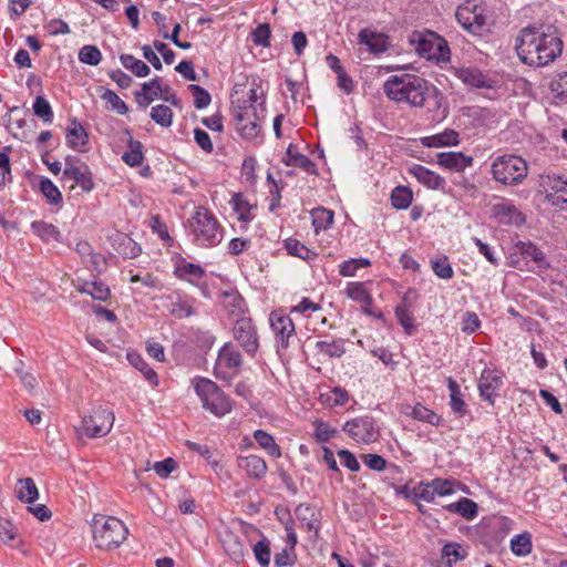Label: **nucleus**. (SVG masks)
Wrapping results in <instances>:
<instances>
[{
	"mask_svg": "<svg viewBox=\"0 0 567 567\" xmlns=\"http://www.w3.org/2000/svg\"><path fill=\"white\" fill-rule=\"evenodd\" d=\"M515 49L520 61L530 66H544L561 54L563 41L554 28L543 30L526 27L516 38Z\"/></svg>",
	"mask_w": 567,
	"mask_h": 567,
	"instance_id": "obj_1",
	"label": "nucleus"
},
{
	"mask_svg": "<svg viewBox=\"0 0 567 567\" xmlns=\"http://www.w3.org/2000/svg\"><path fill=\"white\" fill-rule=\"evenodd\" d=\"M86 143L87 134L84 127L76 120H72L66 130V144L73 150L82 151Z\"/></svg>",
	"mask_w": 567,
	"mask_h": 567,
	"instance_id": "obj_28",
	"label": "nucleus"
},
{
	"mask_svg": "<svg viewBox=\"0 0 567 567\" xmlns=\"http://www.w3.org/2000/svg\"><path fill=\"white\" fill-rule=\"evenodd\" d=\"M256 559L261 566H267L270 563V547L269 542L266 539L259 540L254 546Z\"/></svg>",
	"mask_w": 567,
	"mask_h": 567,
	"instance_id": "obj_63",
	"label": "nucleus"
},
{
	"mask_svg": "<svg viewBox=\"0 0 567 567\" xmlns=\"http://www.w3.org/2000/svg\"><path fill=\"white\" fill-rule=\"evenodd\" d=\"M120 60L122 65L137 78H145L151 72L150 66L145 62L136 59L132 54H122Z\"/></svg>",
	"mask_w": 567,
	"mask_h": 567,
	"instance_id": "obj_39",
	"label": "nucleus"
},
{
	"mask_svg": "<svg viewBox=\"0 0 567 567\" xmlns=\"http://www.w3.org/2000/svg\"><path fill=\"white\" fill-rule=\"evenodd\" d=\"M226 554L236 563L244 559L245 547L239 536L233 533H226L221 539Z\"/></svg>",
	"mask_w": 567,
	"mask_h": 567,
	"instance_id": "obj_29",
	"label": "nucleus"
},
{
	"mask_svg": "<svg viewBox=\"0 0 567 567\" xmlns=\"http://www.w3.org/2000/svg\"><path fill=\"white\" fill-rule=\"evenodd\" d=\"M236 128L247 140L257 137L261 131V122L266 117V106L261 104L237 105L233 110Z\"/></svg>",
	"mask_w": 567,
	"mask_h": 567,
	"instance_id": "obj_7",
	"label": "nucleus"
},
{
	"mask_svg": "<svg viewBox=\"0 0 567 567\" xmlns=\"http://www.w3.org/2000/svg\"><path fill=\"white\" fill-rule=\"evenodd\" d=\"M285 247L289 255L299 257L303 260H310L316 257V254L312 250L293 238H288L285 241Z\"/></svg>",
	"mask_w": 567,
	"mask_h": 567,
	"instance_id": "obj_45",
	"label": "nucleus"
},
{
	"mask_svg": "<svg viewBox=\"0 0 567 567\" xmlns=\"http://www.w3.org/2000/svg\"><path fill=\"white\" fill-rule=\"evenodd\" d=\"M169 299L171 305L168 307V310L172 316L178 319H183L194 315L193 305L188 300L182 299L179 297H176L175 299L171 297Z\"/></svg>",
	"mask_w": 567,
	"mask_h": 567,
	"instance_id": "obj_43",
	"label": "nucleus"
},
{
	"mask_svg": "<svg viewBox=\"0 0 567 567\" xmlns=\"http://www.w3.org/2000/svg\"><path fill=\"white\" fill-rule=\"evenodd\" d=\"M347 296L354 301L370 305L372 297L362 282H349L346 289Z\"/></svg>",
	"mask_w": 567,
	"mask_h": 567,
	"instance_id": "obj_44",
	"label": "nucleus"
},
{
	"mask_svg": "<svg viewBox=\"0 0 567 567\" xmlns=\"http://www.w3.org/2000/svg\"><path fill=\"white\" fill-rule=\"evenodd\" d=\"M432 270L441 279H451L454 275L453 268L447 257H442L431 261Z\"/></svg>",
	"mask_w": 567,
	"mask_h": 567,
	"instance_id": "obj_58",
	"label": "nucleus"
},
{
	"mask_svg": "<svg viewBox=\"0 0 567 567\" xmlns=\"http://www.w3.org/2000/svg\"><path fill=\"white\" fill-rule=\"evenodd\" d=\"M117 251L125 258H135L141 254V247L131 237L121 234Z\"/></svg>",
	"mask_w": 567,
	"mask_h": 567,
	"instance_id": "obj_47",
	"label": "nucleus"
},
{
	"mask_svg": "<svg viewBox=\"0 0 567 567\" xmlns=\"http://www.w3.org/2000/svg\"><path fill=\"white\" fill-rule=\"evenodd\" d=\"M270 27L268 23L258 24L252 31L251 38L256 45L268 48L270 45Z\"/></svg>",
	"mask_w": 567,
	"mask_h": 567,
	"instance_id": "obj_60",
	"label": "nucleus"
},
{
	"mask_svg": "<svg viewBox=\"0 0 567 567\" xmlns=\"http://www.w3.org/2000/svg\"><path fill=\"white\" fill-rule=\"evenodd\" d=\"M358 42L361 45L368 47L373 53L384 52L388 47L386 37L369 28H364L359 32Z\"/></svg>",
	"mask_w": 567,
	"mask_h": 567,
	"instance_id": "obj_23",
	"label": "nucleus"
},
{
	"mask_svg": "<svg viewBox=\"0 0 567 567\" xmlns=\"http://www.w3.org/2000/svg\"><path fill=\"white\" fill-rule=\"evenodd\" d=\"M343 431L358 443H372L379 436V430L375 421L370 415L358 416L347 421Z\"/></svg>",
	"mask_w": 567,
	"mask_h": 567,
	"instance_id": "obj_10",
	"label": "nucleus"
},
{
	"mask_svg": "<svg viewBox=\"0 0 567 567\" xmlns=\"http://www.w3.org/2000/svg\"><path fill=\"white\" fill-rule=\"evenodd\" d=\"M444 508L451 513H457L466 519H472L477 515V504L466 497L461 498L456 503H451Z\"/></svg>",
	"mask_w": 567,
	"mask_h": 567,
	"instance_id": "obj_37",
	"label": "nucleus"
},
{
	"mask_svg": "<svg viewBox=\"0 0 567 567\" xmlns=\"http://www.w3.org/2000/svg\"><path fill=\"white\" fill-rule=\"evenodd\" d=\"M502 385V379L496 373V371L491 369H484L481 378L478 380V390L481 396L488 401L489 403H494V398L496 395V392Z\"/></svg>",
	"mask_w": 567,
	"mask_h": 567,
	"instance_id": "obj_18",
	"label": "nucleus"
},
{
	"mask_svg": "<svg viewBox=\"0 0 567 567\" xmlns=\"http://www.w3.org/2000/svg\"><path fill=\"white\" fill-rule=\"evenodd\" d=\"M63 179L73 181L85 193H90L94 188L92 173L84 163L79 164L78 168H69L68 172H63Z\"/></svg>",
	"mask_w": 567,
	"mask_h": 567,
	"instance_id": "obj_20",
	"label": "nucleus"
},
{
	"mask_svg": "<svg viewBox=\"0 0 567 567\" xmlns=\"http://www.w3.org/2000/svg\"><path fill=\"white\" fill-rule=\"evenodd\" d=\"M233 332L235 340L248 354L254 355L257 352L259 348V340L256 327L251 319H238L234 326Z\"/></svg>",
	"mask_w": 567,
	"mask_h": 567,
	"instance_id": "obj_14",
	"label": "nucleus"
},
{
	"mask_svg": "<svg viewBox=\"0 0 567 567\" xmlns=\"http://www.w3.org/2000/svg\"><path fill=\"white\" fill-rule=\"evenodd\" d=\"M385 95L395 102L406 103L412 107H423L435 87L425 79L410 73L390 76L383 85Z\"/></svg>",
	"mask_w": 567,
	"mask_h": 567,
	"instance_id": "obj_2",
	"label": "nucleus"
},
{
	"mask_svg": "<svg viewBox=\"0 0 567 567\" xmlns=\"http://www.w3.org/2000/svg\"><path fill=\"white\" fill-rule=\"evenodd\" d=\"M192 234L196 243L204 247L216 246L221 241L223 235L215 216L206 208H196L189 219Z\"/></svg>",
	"mask_w": 567,
	"mask_h": 567,
	"instance_id": "obj_6",
	"label": "nucleus"
},
{
	"mask_svg": "<svg viewBox=\"0 0 567 567\" xmlns=\"http://www.w3.org/2000/svg\"><path fill=\"white\" fill-rule=\"evenodd\" d=\"M412 494L415 499H422L427 503L434 502L435 496H436L431 483L419 484V486L413 488Z\"/></svg>",
	"mask_w": 567,
	"mask_h": 567,
	"instance_id": "obj_64",
	"label": "nucleus"
},
{
	"mask_svg": "<svg viewBox=\"0 0 567 567\" xmlns=\"http://www.w3.org/2000/svg\"><path fill=\"white\" fill-rule=\"evenodd\" d=\"M282 162L287 166H295V167L302 168L305 172H307L309 174L316 173L315 163L306 155L297 152L292 144H290L289 147L287 148L286 155L282 158Z\"/></svg>",
	"mask_w": 567,
	"mask_h": 567,
	"instance_id": "obj_26",
	"label": "nucleus"
},
{
	"mask_svg": "<svg viewBox=\"0 0 567 567\" xmlns=\"http://www.w3.org/2000/svg\"><path fill=\"white\" fill-rule=\"evenodd\" d=\"M39 187L50 204L58 205L62 202L61 192L49 178H42Z\"/></svg>",
	"mask_w": 567,
	"mask_h": 567,
	"instance_id": "obj_50",
	"label": "nucleus"
},
{
	"mask_svg": "<svg viewBox=\"0 0 567 567\" xmlns=\"http://www.w3.org/2000/svg\"><path fill=\"white\" fill-rule=\"evenodd\" d=\"M33 112L45 123H51L53 112L50 103L43 96H37L33 103Z\"/></svg>",
	"mask_w": 567,
	"mask_h": 567,
	"instance_id": "obj_55",
	"label": "nucleus"
},
{
	"mask_svg": "<svg viewBox=\"0 0 567 567\" xmlns=\"http://www.w3.org/2000/svg\"><path fill=\"white\" fill-rule=\"evenodd\" d=\"M540 186L546 193V200L561 209L567 210V179L555 174L540 176Z\"/></svg>",
	"mask_w": 567,
	"mask_h": 567,
	"instance_id": "obj_12",
	"label": "nucleus"
},
{
	"mask_svg": "<svg viewBox=\"0 0 567 567\" xmlns=\"http://www.w3.org/2000/svg\"><path fill=\"white\" fill-rule=\"evenodd\" d=\"M395 316L405 333L412 334L414 331L413 316L405 303H401L395 308Z\"/></svg>",
	"mask_w": 567,
	"mask_h": 567,
	"instance_id": "obj_56",
	"label": "nucleus"
},
{
	"mask_svg": "<svg viewBox=\"0 0 567 567\" xmlns=\"http://www.w3.org/2000/svg\"><path fill=\"white\" fill-rule=\"evenodd\" d=\"M446 383L450 391V406L455 414L462 417L466 414L467 409L466 403L462 398L460 385L451 377L447 378Z\"/></svg>",
	"mask_w": 567,
	"mask_h": 567,
	"instance_id": "obj_31",
	"label": "nucleus"
},
{
	"mask_svg": "<svg viewBox=\"0 0 567 567\" xmlns=\"http://www.w3.org/2000/svg\"><path fill=\"white\" fill-rule=\"evenodd\" d=\"M238 466L244 470L249 477L261 478L267 472L265 460L257 455L238 457Z\"/></svg>",
	"mask_w": 567,
	"mask_h": 567,
	"instance_id": "obj_25",
	"label": "nucleus"
},
{
	"mask_svg": "<svg viewBox=\"0 0 567 567\" xmlns=\"http://www.w3.org/2000/svg\"><path fill=\"white\" fill-rule=\"evenodd\" d=\"M272 332L282 348L289 346V340L295 336V324L291 318L280 310L272 311L269 316Z\"/></svg>",
	"mask_w": 567,
	"mask_h": 567,
	"instance_id": "obj_15",
	"label": "nucleus"
},
{
	"mask_svg": "<svg viewBox=\"0 0 567 567\" xmlns=\"http://www.w3.org/2000/svg\"><path fill=\"white\" fill-rule=\"evenodd\" d=\"M127 359L132 365H134L137 370H140L146 380L156 384L157 383V374L156 372L148 367V364L141 358V355L136 353H128Z\"/></svg>",
	"mask_w": 567,
	"mask_h": 567,
	"instance_id": "obj_51",
	"label": "nucleus"
},
{
	"mask_svg": "<svg viewBox=\"0 0 567 567\" xmlns=\"http://www.w3.org/2000/svg\"><path fill=\"white\" fill-rule=\"evenodd\" d=\"M163 86L159 78H154L142 84V89L135 93V100L140 106L146 109L155 99L161 97Z\"/></svg>",
	"mask_w": 567,
	"mask_h": 567,
	"instance_id": "obj_21",
	"label": "nucleus"
},
{
	"mask_svg": "<svg viewBox=\"0 0 567 567\" xmlns=\"http://www.w3.org/2000/svg\"><path fill=\"white\" fill-rule=\"evenodd\" d=\"M312 226L316 233L326 230L333 223V213L330 209L319 207L311 212Z\"/></svg>",
	"mask_w": 567,
	"mask_h": 567,
	"instance_id": "obj_41",
	"label": "nucleus"
},
{
	"mask_svg": "<svg viewBox=\"0 0 567 567\" xmlns=\"http://www.w3.org/2000/svg\"><path fill=\"white\" fill-rule=\"evenodd\" d=\"M266 97L265 93L260 86V83L254 79L251 82V87L248 92V99L243 102V105H252V104H261L265 106Z\"/></svg>",
	"mask_w": 567,
	"mask_h": 567,
	"instance_id": "obj_61",
	"label": "nucleus"
},
{
	"mask_svg": "<svg viewBox=\"0 0 567 567\" xmlns=\"http://www.w3.org/2000/svg\"><path fill=\"white\" fill-rule=\"evenodd\" d=\"M412 42L417 43L416 50L420 53H429V55H431L434 45L440 52V58H444V55L449 53L446 42L433 32H430L427 35L421 33L414 34Z\"/></svg>",
	"mask_w": 567,
	"mask_h": 567,
	"instance_id": "obj_19",
	"label": "nucleus"
},
{
	"mask_svg": "<svg viewBox=\"0 0 567 567\" xmlns=\"http://www.w3.org/2000/svg\"><path fill=\"white\" fill-rule=\"evenodd\" d=\"M193 385L205 410L218 417L231 411V400L212 380L197 377L193 380Z\"/></svg>",
	"mask_w": 567,
	"mask_h": 567,
	"instance_id": "obj_5",
	"label": "nucleus"
},
{
	"mask_svg": "<svg viewBox=\"0 0 567 567\" xmlns=\"http://www.w3.org/2000/svg\"><path fill=\"white\" fill-rule=\"evenodd\" d=\"M122 159L130 166H137L143 162L142 144L130 140V150L124 152Z\"/></svg>",
	"mask_w": 567,
	"mask_h": 567,
	"instance_id": "obj_52",
	"label": "nucleus"
},
{
	"mask_svg": "<svg viewBox=\"0 0 567 567\" xmlns=\"http://www.w3.org/2000/svg\"><path fill=\"white\" fill-rule=\"evenodd\" d=\"M17 497L24 503L31 504L39 497V492L32 478H21L16 486Z\"/></svg>",
	"mask_w": 567,
	"mask_h": 567,
	"instance_id": "obj_33",
	"label": "nucleus"
},
{
	"mask_svg": "<svg viewBox=\"0 0 567 567\" xmlns=\"http://www.w3.org/2000/svg\"><path fill=\"white\" fill-rule=\"evenodd\" d=\"M91 530L95 546L102 550L120 547L128 535V528L121 519L102 514L94 515Z\"/></svg>",
	"mask_w": 567,
	"mask_h": 567,
	"instance_id": "obj_3",
	"label": "nucleus"
},
{
	"mask_svg": "<svg viewBox=\"0 0 567 567\" xmlns=\"http://www.w3.org/2000/svg\"><path fill=\"white\" fill-rule=\"evenodd\" d=\"M151 118L163 127H168L173 122L172 110L163 104L155 105L151 110Z\"/></svg>",
	"mask_w": 567,
	"mask_h": 567,
	"instance_id": "obj_49",
	"label": "nucleus"
},
{
	"mask_svg": "<svg viewBox=\"0 0 567 567\" xmlns=\"http://www.w3.org/2000/svg\"><path fill=\"white\" fill-rule=\"evenodd\" d=\"M254 439L259 444V446L266 450L272 457L278 458L281 456V450L279 445L275 442L274 437L269 433L262 430H257L254 432Z\"/></svg>",
	"mask_w": 567,
	"mask_h": 567,
	"instance_id": "obj_40",
	"label": "nucleus"
},
{
	"mask_svg": "<svg viewBox=\"0 0 567 567\" xmlns=\"http://www.w3.org/2000/svg\"><path fill=\"white\" fill-rule=\"evenodd\" d=\"M409 173L429 189L443 190L446 185L444 177L419 164L412 165Z\"/></svg>",
	"mask_w": 567,
	"mask_h": 567,
	"instance_id": "obj_16",
	"label": "nucleus"
},
{
	"mask_svg": "<svg viewBox=\"0 0 567 567\" xmlns=\"http://www.w3.org/2000/svg\"><path fill=\"white\" fill-rule=\"evenodd\" d=\"M550 87L560 102H567V72L559 74L551 82Z\"/></svg>",
	"mask_w": 567,
	"mask_h": 567,
	"instance_id": "obj_62",
	"label": "nucleus"
},
{
	"mask_svg": "<svg viewBox=\"0 0 567 567\" xmlns=\"http://www.w3.org/2000/svg\"><path fill=\"white\" fill-rule=\"evenodd\" d=\"M458 143L460 134L452 128H446L442 133L421 138V144L425 147L456 146Z\"/></svg>",
	"mask_w": 567,
	"mask_h": 567,
	"instance_id": "obj_24",
	"label": "nucleus"
},
{
	"mask_svg": "<svg viewBox=\"0 0 567 567\" xmlns=\"http://www.w3.org/2000/svg\"><path fill=\"white\" fill-rule=\"evenodd\" d=\"M188 90L193 93L194 105L196 109H205L210 104V94L204 87L190 84L188 85Z\"/></svg>",
	"mask_w": 567,
	"mask_h": 567,
	"instance_id": "obj_59",
	"label": "nucleus"
},
{
	"mask_svg": "<svg viewBox=\"0 0 567 567\" xmlns=\"http://www.w3.org/2000/svg\"><path fill=\"white\" fill-rule=\"evenodd\" d=\"M31 229L32 233L42 241L58 243L61 240V233L53 224L43 220H35L31 224Z\"/></svg>",
	"mask_w": 567,
	"mask_h": 567,
	"instance_id": "obj_30",
	"label": "nucleus"
},
{
	"mask_svg": "<svg viewBox=\"0 0 567 567\" xmlns=\"http://www.w3.org/2000/svg\"><path fill=\"white\" fill-rule=\"evenodd\" d=\"M313 436L321 443L328 442L337 433V430L321 420L313 421Z\"/></svg>",
	"mask_w": 567,
	"mask_h": 567,
	"instance_id": "obj_57",
	"label": "nucleus"
},
{
	"mask_svg": "<svg viewBox=\"0 0 567 567\" xmlns=\"http://www.w3.org/2000/svg\"><path fill=\"white\" fill-rule=\"evenodd\" d=\"M241 355L236 350L235 346L227 342L218 352L215 363V374L220 379H229L238 373L241 365Z\"/></svg>",
	"mask_w": 567,
	"mask_h": 567,
	"instance_id": "obj_11",
	"label": "nucleus"
},
{
	"mask_svg": "<svg viewBox=\"0 0 567 567\" xmlns=\"http://www.w3.org/2000/svg\"><path fill=\"white\" fill-rule=\"evenodd\" d=\"M412 192L409 187L396 186L391 193V204L395 209H406L412 203Z\"/></svg>",
	"mask_w": 567,
	"mask_h": 567,
	"instance_id": "obj_42",
	"label": "nucleus"
},
{
	"mask_svg": "<svg viewBox=\"0 0 567 567\" xmlns=\"http://www.w3.org/2000/svg\"><path fill=\"white\" fill-rule=\"evenodd\" d=\"M295 514L309 532H315V535L318 534L321 514L316 507L308 504H299L295 509Z\"/></svg>",
	"mask_w": 567,
	"mask_h": 567,
	"instance_id": "obj_22",
	"label": "nucleus"
},
{
	"mask_svg": "<svg viewBox=\"0 0 567 567\" xmlns=\"http://www.w3.org/2000/svg\"><path fill=\"white\" fill-rule=\"evenodd\" d=\"M456 76L465 84L474 87H489L487 78L475 68H461L456 70Z\"/></svg>",
	"mask_w": 567,
	"mask_h": 567,
	"instance_id": "obj_27",
	"label": "nucleus"
},
{
	"mask_svg": "<svg viewBox=\"0 0 567 567\" xmlns=\"http://www.w3.org/2000/svg\"><path fill=\"white\" fill-rule=\"evenodd\" d=\"M516 248L520 255L530 258L542 267L547 268L545 254L532 241H518Z\"/></svg>",
	"mask_w": 567,
	"mask_h": 567,
	"instance_id": "obj_38",
	"label": "nucleus"
},
{
	"mask_svg": "<svg viewBox=\"0 0 567 567\" xmlns=\"http://www.w3.org/2000/svg\"><path fill=\"white\" fill-rule=\"evenodd\" d=\"M114 414L111 410L99 406L83 417L81 431L87 437H103L107 435L114 424Z\"/></svg>",
	"mask_w": 567,
	"mask_h": 567,
	"instance_id": "obj_9",
	"label": "nucleus"
},
{
	"mask_svg": "<svg viewBox=\"0 0 567 567\" xmlns=\"http://www.w3.org/2000/svg\"><path fill=\"white\" fill-rule=\"evenodd\" d=\"M491 216L501 225L520 226L525 223L523 213L513 200L496 197V203L491 206Z\"/></svg>",
	"mask_w": 567,
	"mask_h": 567,
	"instance_id": "obj_13",
	"label": "nucleus"
},
{
	"mask_svg": "<svg viewBox=\"0 0 567 567\" xmlns=\"http://www.w3.org/2000/svg\"><path fill=\"white\" fill-rule=\"evenodd\" d=\"M101 99L104 100L110 109L117 112L118 114H126L128 107L126 103L112 90H104L101 94Z\"/></svg>",
	"mask_w": 567,
	"mask_h": 567,
	"instance_id": "obj_53",
	"label": "nucleus"
},
{
	"mask_svg": "<svg viewBox=\"0 0 567 567\" xmlns=\"http://www.w3.org/2000/svg\"><path fill=\"white\" fill-rule=\"evenodd\" d=\"M80 293L90 295L93 299L105 301L110 297V288L102 281H84L76 286Z\"/></svg>",
	"mask_w": 567,
	"mask_h": 567,
	"instance_id": "obj_32",
	"label": "nucleus"
},
{
	"mask_svg": "<svg viewBox=\"0 0 567 567\" xmlns=\"http://www.w3.org/2000/svg\"><path fill=\"white\" fill-rule=\"evenodd\" d=\"M174 274L181 279L194 282L204 276V270L199 265L182 260L176 264Z\"/></svg>",
	"mask_w": 567,
	"mask_h": 567,
	"instance_id": "obj_34",
	"label": "nucleus"
},
{
	"mask_svg": "<svg viewBox=\"0 0 567 567\" xmlns=\"http://www.w3.org/2000/svg\"><path fill=\"white\" fill-rule=\"evenodd\" d=\"M511 549L516 556H526L532 550V538L528 533L516 535L511 540Z\"/></svg>",
	"mask_w": 567,
	"mask_h": 567,
	"instance_id": "obj_46",
	"label": "nucleus"
},
{
	"mask_svg": "<svg viewBox=\"0 0 567 567\" xmlns=\"http://www.w3.org/2000/svg\"><path fill=\"white\" fill-rule=\"evenodd\" d=\"M489 173L496 183L515 187L523 184L528 176V165L522 156L503 154L493 158Z\"/></svg>",
	"mask_w": 567,
	"mask_h": 567,
	"instance_id": "obj_4",
	"label": "nucleus"
},
{
	"mask_svg": "<svg viewBox=\"0 0 567 567\" xmlns=\"http://www.w3.org/2000/svg\"><path fill=\"white\" fill-rule=\"evenodd\" d=\"M316 349L319 353L329 358H340L346 353V340H322L316 343Z\"/></svg>",
	"mask_w": 567,
	"mask_h": 567,
	"instance_id": "obj_36",
	"label": "nucleus"
},
{
	"mask_svg": "<svg viewBox=\"0 0 567 567\" xmlns=\"http://www.w3.org/2000/svg\"><path fill=\"white\" fill-rule=\"evenodd\" d=\"M370 265L371 262L367 258H352L343 261L339 266V274L343 277H353L359 269L369 267Z\"/></svg>",
	"mask_w": 567,
	"mask_h": 567,
	"instance_id": "obj_48",
	"label": "nucleus"
},
{
	"mask_svg": "<svg viewBox=\"0 0 567 567\" xmlns=\"http://www.w3.org/2000/svg\"><path fill=\"white\" fill-rule=\"evenodd\" d=\"M404 413L417 421L426 422L436 426L441 422V417L436 413L420 403L414 406H406V411H404Z\"/></svg>",
	"mask_w": 567,
	"mask_h": 567,
	"instance_id": "obj_35",
	"label": "nucleus"
},
{
	"mask_svg": "<svg viewBox=\"0 0 567 567\" xmlns=\"http://www.w3.org/2000/svg\"><path fill=\"white\" fill-rule=\"evenodd\" d=\"M458 23L468 32L481 35L488 31L489 19L485 7L474 1L461 4L455 13Z\"/></svg>",
	"mask_w": 567,
	"mask_h": 567,
	"instance_id": "obj_8",
	"label": "nucleus"
},
{
	"mask_svg": "<svg viewBox=\"0 0 567 567\" xmlns=\"http://www.w3.org/2000/svg\"><path fill=\"white\" fill-rule=\"evenodd\" d=\"M436 162L446 169L463 172L473 165V157L462 152H442L437 154Z\"/></svg>",
	"mask_w": 567,
	"mask_h": 567,
	"instance_id": "obj_17",
	"label": "nucleus"
},
{
	"mask_svg": "<svg viewBox=\"0 0 567 567\" xmlns=\"http://www.w3.org/2000/svg\"><path fill=\"white\" fill-rule=\"evenodd\" d=\"M79 60L89 65H97L102 60V53L95 45H84L79 51Z\"/></svg>",
	"mask_w": 567,
	"mask_h": 567,
	"instance_id": "obj_54",
	"label": "nucleus"
}]
</instances>
